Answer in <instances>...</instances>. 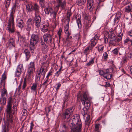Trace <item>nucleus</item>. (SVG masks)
<instances>
[{"label":"nucleus","instance_id":"1","mask_svg":"<svg viewBox=\"0 0 132 132\" xmlns=\"http://www.w3.org/2000/svg\"><path fill=\"white\" fill-rule=\"evenodd\" d=\"M81 126L82 122L79 116H75L68 121H66L63 123L62 125V131L64 132L70 127L71 132H80Z\"/></svg>","mask_w":132,"mask_h":132},{"label":"nucleus","instance_id":"2","mask_svg":"<svg viewBox=\"0 0 132 132\" xmlns=\"http://www.w3.org/2000/svg\"><path fill=\"white\" fill-rule=\"evenodd\" d=\"M12 107V97H10L7 99V104L6 106V116L8 121L12 122L13 117L14 114V110H11Z\"/></svg>","mask_w":132,"mask_h":132},{"label":"nucleus","instance_id":"3","mask_svg":"<svg viewBox=\"0 0 132 132\" xmlns=\"http://www.w3.org/2000/svg\"><path fill=\"white\" fill-rule=\"evenodd\" d=\"M39 39L38 36L37 35L33 34L32 35L30 39V50L32 53L34 52Z\"/></svg>","mask_w":132,"mask_h":132},{"label":"nucleus","instance_id":"4","mask_svg":"<svg viewBox=\"0 0 132 132\" xmlns=\"http://www.w3.org/2000/svg\"><path fill=\"white\" fill-rule=\"evenodd\" d=\"M40 7L37 3H34L32 5L31 4L27 5L26 9L28 12H31L34 11L35 14H39L40 13Z\"/></svg>","mask_w":132,"mask_h":132},{"label":"nucleus","instance_id":"5","mask_svg":"<svg viewBox=\"0 0 132 132\" xmlns=\"http://www.w3.org/2000/svg\"><path fill=\"white\" fill-rule=\"evenodd\" d=\"M81 101L82 103L84 106L85 108L86 109V111L88 110L89 109L91 103L89 99L88 98L86 93H84L83 96L81 98Z\"/></svg>","mask_w":132,"mask_h":132},{"label":"nucleus","instance_id":"6","mask_svg":"<svg viewBox=\"0 0 132 132\" xmlns=\"http://www.w3.org/2000/svg\"><path fill=\"white\" fill-rule=\"evenodd\" d=\"M47 71V67L44 65H42L40 67L39 71H38L37 72L36 78L40 80L41 75L43 76V78H44Z\"/></svg>","mask_w":132,"mask_h":132},{"label":"nucleus","instance_id":"7","mask_svg":"<svg viewBox=\"0 0 132 132\" xmlns=\"http://www.w3.org/2000/svg\"><path fill=\"white\" fill-rule=\"evenodd\" d=\"M14 18H9L8 23L7 30L9 33H13L15 31V26L14 23Z\"/></svg>","mask_w":132,"mask_h":132},{"label":"nucleus","instance_id":"8","mask_svg":"<svg viewBox=\"0 0 132 132\" xmlns=\"http://www.w3.org/2000/svg\"><path fill=\"white\" fill-rule=\"evenodd\" d=\"M73 109L72 108H68L66 109L62 116L63 118L66 119L69 118L72 116Z\"/></svg>","mask_w":132,"mask_h":132},{"label":"nucleus","instance_id":"9","mask_svg":"<svg viewBox=\"0 0 132 132\" xmlns=\"http://www.w3.org/2000/svg\"><path fill=\"white\" fill-rule=\"evenodd\" d=\"M98 71L99 74L105 78L107 79H110L111 78L112 75L110 74L108 69H106L104 70H100Z\"/></svg>","mask_w":132,"mask_h":132},{"label":"nucleus","instance_id":"10","mask_svg":"<svg viewBox=\"0 0 132 132\" xmlns=\"http://www.w3.org/2000/svg\"><path fill=\"white\" fill-rule=\"evenodd\" d=\"M34 72H32L27 71L26 78H25L24 79L23 84L22 86V88L23 89H24L26 86L27 79L29 81L32 78L33 73Z\"/></svg>","mask_w":132,"mask_h":132},{"label":"nucleus","instance_id":"11","mask_svg":"<svg viewBox=\"0 0 132 132\" xmlns=\"http://www.w3.org/2000/svg\"><path fill=\"white\" fill-rule=\"evenodd\" d=\"M34 24V21L31 19H29L27 21L26 26V29L28 31H30L31 30L32 27Z\"/></svg>","mask_w":132,"mask_h":132},{"label":"nucleus","instance_id":"12","mask_svg":"<svg viewBox=\"0 0 132 132\" xmlns=\"http://www.w3.org/2000/svg\"><path fill=\"white\" fill-rule=\"evenodd\" d=\"M38 14H35L34 21L35 25L37 27H39L40 25L41 18Z\"/></svg>","mask_w":132,"mask_h":132},{"label":"nucleus","instance_id":"13","mask_svg":"<svg viewBox=\"0 0 132 132\" xmlns=\"http://www.w3.org/2000/svg\"><path fill=\"white\" fill-rule=\"evenodd\" d=\"M18 2H15L13 4V5L10 10V13L9 16V18H14V15L15 12V10L16 7H18Z\"/></svg>","mask_w":132,"mask_h":132},{"label":"nucleus","instance_id":"14","mask_svg":"<svg viewBox=\"0 0 132 132\" xmlns=\"http://www.w3.org/2000/svg\"><path fill=\"white\" fill-rule=\"evenodd\" d=\"M43 37L45 42L47 43H50L51 42L52 39V35L49 34H46L44 35Z\"/></svg>","mask_w":132,"mask_h":132},{"label":"nucleus","instance_id":"15","mask_svg":"<svg viewBox=\"0 0 132 132\" xmlns=\"http://www.w3.org/2000/svg\"><path fill=\"white\" fill-rule=\"evenodd\" d=\"M34 62H30L28 66L27 71L34 72L35 70V64Z\"/></svg>","mask_w":132,"mask_h":132},{"label":"nucleus","instance_id":"16","mask_svg":"<svg viewBox=\"0 0 132 132\" xmlns=\"http://www.w3.org/2000/svg\"><path fill=\"white\" fill-rule=\"evenodd\" d=\"M88 10L91 12L92 11L93 8V5L94 4L93 0H86Z\"/></svg>","mask_w":132,"mask_h":132},{"label":"nucleus","instance_id":"17","mask_svg":"<svg viewBox=\"0 0 132 132\" xmlns=\"http://www.w3.org/2000/svg\"><path fill=\"white\" fill-rule=\"evenodd\" d=\"M8 47L11 49L15 47L14 40L12 38H10L8 41Z\"/></svg>","mask_w":132,"mask_h":132},{"label":"nucleus","instance_id":"18","mask_svg":"<svg viewBox=\"0 0 132 132\" xmlns=\"http://www.w3.org/2000/svg\"><path fill=\"white\" fill-rule=\"evenodd\" d=\"M13 117L12 121V122H10L8 121V119H7V122L6 125V126H4L2 127V132H8L9 131V127L10 123H12L13 121Z\"/></svg>","mask_w":132,"mask_h":132},{"label":"nucleus","instance_id":"19","mask_svg":"<svg viewBox=\"0 0 132 132\" xmlns=\"http://www.w3.org/2000/svg\"><path fill=\"white\" fill-rule=\"evenodd\" d=\"M83 117L85 119V125L88 127L91 121L90 115L87 114H86Z\"/></svg>","mask_w":132,"mask_h":132},{"label":"nucleus","instance_id":"20","mask_svg":"<svg viewBox=\"0 0 132 132\" xmlns=\"http://www.w3.org/2000/svg\"><path fill=\"white\" fill-rule=\"evenodd\" d=\"M40 80L36 78V80L35 82L32 84V86H31V90L33 91H36L37 86L38 84L40 82Z\"/></svg>","mask_w":132,"mask_h":132},{"label":"nucleus","instance_id":"21","mask_svg":"<svg viewBox=\"0 0 132 132\" xmlns=\"http://www.w3.org/2000/svg\"><path fill=\"white\" fill-rule=\"evenodd\" d=\"M49 27V23L47 22H46L41 27V30L44 32H46L48 30Z\"/></svg>","mask_w":132,"mask_h":132},{"label":"nucleus","instance_id":"22","mask_svg":"<svg viewBox=\"0 0 132 132\" xmlns=\"http://www.w3.org/2000/svg\"><path fill=\"white\" fill-rule=\"evenodd\" d=\"M121 17V13H117L114 20V24H117L119 22Z\"/></svg>","mask_w":132,"mask_h":132},{"label":"nucleus","instance_id":"23","mask_svg":"<svg viewBox=\"0 0 132 132\" xmlns=\"http://www.w3.org/2000/svg\"><path fill=\"white\" fill-rule=\"evenodd\" d=\"M16 32L18 38V41H20L22 43L24 42L25 39V37L21 35L20 32Z\"/></svg>","mask_w":132,"mask_h":132},{"label":"nucleus","instance_id":"24","mask_svg":"<svg viewBox=\"0 0 132 132\" xmlns=\"http://www.w3.org/2000/svg\"><path fill=\"white\" fill-rule=\"evenodd\" d=\"M93 47L90 46H88L87 47L85 48L84 50L83 53L84 54L86 55V57H87V55L89 54V52L90 51L92 50Z\"/></svg>","mask_w":132,"mask_h":132},{"label":"nucleus","instance_id":"25","mask_svg":"<svg viewBox=\"0 0 132 132\" xmlns=\"http://www.w3.org/2000/svg\"><path fill=\"white\" fill-rule=\"evenodd\" d=\"M53 10V9L51 7L48 6L45 7L44 11L45 14L48 15L52 13Z\"/></svg>","mask_w":132,"mask_h":132},{"label":"nucleus","instance_id":"26","mask_svg":"<svg viewBox=\"0 0 132 132\" xmlns=\"http://www.w3.org/2000/svg\"><path fill=\"white\" fill-rule=\"evenodd\" d=\"M76 19L77 20V22L79 28L81 27V17L80 15H76Z\"/></svg>","mask_w":132,"mask_h":132},{"label":"nucleus","instance_id":"27","mask_svg":"<svg viewBox=\"0 0 132 132\" xmlns=\"http://www.w3.org/2000/svg\"><path fill=\"white\" fill-rule=\"evenodd\" d=\"M92 24L91 22L88 23L87 22L85 23L84 24V29L86 30V31L87 32L88 31V29L90 27Z\"/></svg>","mask_w":132,"mask_h":132},{"label":"nucleus","instance_id":"28","mask_svg":"<svg viewBox=\"0 0 132 132\" xmlns=\"http://www.w3.org/2000/svg\"><path fill=\"white\" fill-rule=\"evenodd\" d=\"M1 97H3L5 95H7V92L6 89L5 88V87L4 86L1 91Z\"/></svg>","mask_w":132,"mask_h":132},{"label":"nucleus","instance_id":"29","mask_svg":"<svg viewBox=\"0 0 132 132\" xmlns=\"http://www.w3.org/2000/svg\"><path fill=\"white\" fill-rule=\"evenodd\" d=\"M24 53L26 55L27 60L28 61L30 57V52L29 50L27 49H26L24 50Z\"/></svg>","mask_w":132,"mask_h":132},{"label":"nucleus","instance_id":"30","mask_svg":"<svg viewBox=\"0 0 132 132\" xmlns=\"http://www.w3.org/2000/svg\"><path fill=\"white\" fill-rule=\"evenodd\" d=\"M109 38H111L112 41H114L116 38V36L115 34L113 32H111L110 35L109 36Z\"/></svg>","mask_w":132,"mask_h":132},{"label":"nucleus","instance_id":"31","mask_svg":"<svg viewBox=\"0 0 132 132\" xmlns=\"http://www.w3.org/2000/svg\"><path fill=\"white\" fill-rule=\"evenodd\" d=\"M22 22H25V21L24 20V18L23 16H19L17 18L16 20V22L17 23H19Z\"/></svg>","mask_w":132,"mask_h":132},{"label":"nucleus","instance_id":"32","mask_svg":"<svg viewBox=\"0 0 132 132\" xmlns=\"http://www.w3.org/2000/svg\"><path fill=\"white\" fill-rule=\"evenodd\" d=\"M86 0H77L76 1L77 4L79 6L84 5L86 2Z\"/></svg>","mask_w":132,"mask_h":132},{"label":"nucleus","instance_id":"33","mask_svg":"<svg viewBox=\"0 0 132 132\" xmlns=\"http://www.w3.org/2000/svg\"><path fill=\"white\" fill-rule=\"evenodd\" d=\"M97 43V41L93 38L92 39L90 42V46L93 47L96 45Z\"/></svg>","mask_w":132,"mask_h":132},{"label":"nucleus","instance_id":"34","mask_svg":"<svg viewBox=\"0 0 132 132\" xmlns=\"http://www.w3.org/2000/svg\"><path fill=\"white\" fill-rule=\"evenodd\" d=\"M95 58H92L90 59L89 62L86 64V65L89 66L92 65L94 63Z\"/></svg>","mask_w":132,"mask_h":132},{"label":"nucleus","instance_id":"35","mask_svg":"<svg viewBox=\"0 0 132 132\" xmlns=\"http://www.w3.org/2000/svg\"><path fill=\"white\" fill-rule=\"evenodd\" d=\"M128 58L126 55H124L122 58L121 62L122 64L126 63L128 61Z\"/></svg>","mask_w":132,"mask_h":132},{"label":"nucleus","instance_id":"36","mask_svg":"<svg viewBox=\"0 0 132 132\" xmlns=\"http://www.w3.org/2000/svg\"><path fill=\"white\" fill-rule=\"evenodd\" d=\"M71 14L70 12H68L67 13L66 19L65 21L66 23L67 22L69 23L70 21V17L71 15Z\"/></svg>","mask_w":132,"mask_h":132},{"label":"nucleus","instance_id":"37","mask_svg":"<svg viewBox=\"0 0 132 132\" xmlns=\"http://www.w3.org/2000/svg\"><path fill=\"white\" fill-rule=\"evenodd\" d=\"M131 5H127L125 7V12H129L131 11Z\"/></svg>","mask_w":132,"mask_h":132},{"label":"nucleus","instance_id":"38","mask_svg":"<svg viewBox=\"0 0 132 132\" xmlns=\"http://www.w3.org/2000/svg\"><path fill=\"white\" fill-rule=\"evenodd\" d=\"M25 25V22H22L19 23H17V26L21 29H22L23 28Z\"/></svg>","mask_w":132,"mask_h":132},{"label":"nucleus","instance_id":"39","mask_svg":"<svg viewBox=\"0 0 132 132\" xmlns=\"http://www.w3.org/2000/svg\"><path fill=\"white\" fill-rule=\"evenodd\" d=\"M42 44L43 45L42 49L45 52H47L48 49V46L46 44H44L43 43Z\"/></svg>","mask_w":132,"mask_h":132},{"label":"nucleus","instance_id":"40","mask_svg":"<svg viewBox=\"0 0 132 132\" xmlns=\"http://www.w3.org/2000/svg\"><path fill=\"white\" fill-rule=\"evenodd\" d=\"M16 69L19 71H20L22 72L23 70L22 64H21L18 65Z\"/></svg>","mask_w":132,"mask_h":132},{"label":"nucleus","instance_id":"41","mask_svg":"<svg viewBox=\"0 0 132 132\" xmlns=\"http://www.w3.org/2000/svg\"><path fill=\"white\" fill-rule=\"evenodd\" d=\"M85 23L87 22L88 23L91 22V21L90 20V17L89 16H86L84 18Z\"/></svg>","mask_w":132,"mask_h":132},{"label":"nucleus","instance_id":"42","mask_svg":"<svg viewBox=\"0 0 132 132\" xmlns=\"http://www.w3.org/2000/svg\"><path fill=\"white\" fill-rule=\"evenodd\" d=\"M56 12L53 10L52 12L50 13V15L52 18L54 19L56 17Z\"/></svg>","mask_w":132,"mask_h":132},{"label":"nucleus","instance_id":"43","mask_svg":"<svg viewBox=\"0 0 132 132\" xmlns=\"http://www.w3.org/2000/svg\"><path fill=\"white\" fill-rule=\"evenodd\" d=\"M65 32L67 36V39H71L72 38V37L71 36V32L70 31H66V32Z\"/></svg>","mask_w":132,"mask_h":132},{"label":"nucleus","instance_id":"44","mask_svg":"<svg viewBox=\"0 0 132 132\" xmlns=\"http://www.w3.org/2000/svg\"><path fill=\"white\" fill-rule=\"evenodd\" d=\"M66 23H67V25L64 28L65 32L69 31V23L67 22Z\"/></svg>","mask_w":132,"mask_h":132},{"label":"nucleus","instance_id":"45","mask_svg":"<svg viewBox=\"0 0 132 132\" xmlns=\"http://www.w3.org/2000/svg\"><path fill=\"white\" fill-rule=\"evenodd\" d=\"M61 85L60 82H59L56 84L55 87L56 89V92H57L58 90L59 89Z\"/></svg>","mask_w":132,"mask_h":132},{"label":"nucleus","instance_id":"46","mask_svg":"<svg viewBox=\"0 0 132 132\" xmlns=\"http://www.w3.org/2000/svg\"><path fill=\"white\" fill-rule=\"evenodd\" d=\"M65 5V3L64 2H62L60 4L57 5V7H61L62 9H64V7Z\"/></svg>","mask_w":132,"mask_h":132},{"label":"nucleus","instance_id":"47","mask_svg":"<svg viewBox=\"0 0 132 132\" xmlns=\"http://www.w3.org/2000/svg\"><path fill=\"white\" fill-rule=\"evenodd\" d=\"M101 125L100 124H96L95 126V131H97L98 130L99 127Z\"/></svg>","mask_w":132,"mask_h":132},{"label":"nucleus","instance_id":"48","mask_svg":"<svg viewBox=\"0 0 132 132\" xmlns=\"http://www.w3.org/2000/svg\"><path fill=\"white\" fill-rule=\"evenodd\" d=\"M21 72H22L20 71H19L16 69L15 73V75L17 77H20Z\"/></svg>","mask_w":132,"mask_h":132},{"label":"nucleus","instance_id":"49","mask_svg":"<svg viewBox=\"0 0 132 132\" xmlns=\"http://www.w3.org/2000/svg\"><path fill=\"white\" fill-rule=\"evenodd\" d=\"M34 124L33 122H31L30 123V128L28 131V132H32V130L33 128V127L34 126Z\"/></svg>","mask_w":132,"mask_h":132},{"label":"nucleus","instance_id":"50","mask_svg":"<svg viewBox=\"0 0 132 132\" xmlns=\"http://www.w3.org/2000/svg\"><path fill=\"white\" fill-rule=\"evenodd\" d=\"M80 38V36L78 34H76V35L74 37V39L76 40H77L78 41L79 40V39Z\"/></svg>","mask_w":132,"mask_h":132},{"label":"nucleus","instance_id":"51","mask_svg":"<svg viewBox=\"0 0 132 132\" xmlns=\"http://www.w3.org/2000/svg\"><path fill=\"white\" fill-rule=\"evenodd\" d=\"M27 111L26 109H24L22 111V115L23 116H26L27 113Z\"/></svg>","mask_w":132,"mask_h":132},{"label":"nucleus","instance_id":"52","mask_svg":"<svg viewBox=\"0 0 132 132\" xmlns=\"http://www.w3.org/2000/svg\"><path fill=\"white\" fill-rule=\"evenodd\" d=\"M2 98H1V99H2V103L3 104H5L6 102V98L5 97H1Z\"/></svg>","mask_w":132,"mask_h":132},{"label":"nucleus","instance_id":"53","mask_svg":"<svg viewBox=\"0 0 132 132\" xmlns=\"http://www.w3.org/2000/svg\"><path fill=\"white\" fill-rule=\"evenodd\" d=\"M128 57L132 60V52L129 51L128 54Z\"/></svg>","mask_w":132,"mask_h":132},{"label":"nucleus","instance_id":"54","mask_svg":"<svg viewBox=\"0 0 132 132\" xmlns=\"http://www.w3.org/2000/svg\"><path fill=\"white\" fill-rule=\"evenodd\" d=\"M81 114L83 117L85 116L86 114H87L86 113V112L85 111L84 109H83L81 111Z\"/></svg>","mask_w":132,"mask_h":132},{"label":"nucleus","instance_id":"55","mask_svg":"<svg viewBox=\"0 0 132 132\" xmlns=\"http://www.w3.org/2000/svg\"><path fill=\"white\" fill-rule=\"evenodd\" d=\"M103 56L104 59L106 60V59L108 57V54L106 52H105L103 54Z\"/></svg>","mask_w":132,"mask_h":132},{"label":"nucleus","instance_id":"56","mask_svg":"<svg viewBox=\"0 0 132 132\" xmlns=\"http://www.w3.org/2000/svg\"><path fill=\"white\" fill-rule=\"evenodd\" d=\"M42 85L43 86L44 88V89H45L47 87L48 84L47 83L44 81L42 84Z\"/></svg>","mask_w":132,"mask_h":132},{"label":"nucleus","instance_id":"57","mask_svg":"<svg viewBox=\"0 0 132 132\" xmlns=\"http://www.w3.org/2000/svg\"><path fill=\"white\" fill-rule=\"evenodd\" d=\"M112 52L114 54H118V50L117 48H115L112 51Z\"/></svg>","mask_w":132,"mask_h":132},{"label":"nucleus","instance_id":"58","mask_svg":"<svg viewBox=\"0 0 132 132\" xmlns=\"http://www.w3.org/2000/svg\"><path fill=\"white\" fill-rule=\"evenodd\" d=\"M130 39L128 37H127L126 39L124 41V43L125 44H127L128 43H129L130 40Z\"/></svg>","mask_w":132,"mask_h":132},{"label":"nucleus","instance_id":"59","mask_svg":"<svg viewBox=\"0 0 132 132\" xmlns=\"http://www.w3.org/2000/svg\"><path fill=\"white\" fill-rule=\"evenodd\" d=\"M93 39L97 41L99 39V37H98V35L97 34H96Z\"/></svg>","mask_w":132,"mask_h":132},{"label":"nucleus","instance_id":"60","mask_svg":"<svg viewBox=\"0 0 132 132\" xmlns=\"http://www.w3.org/2000/svg\"><path fill=\"white\" fill-rule=\"evenodd\" d=\"M6 78V75L5 74V72H4L2 75V79L5 80Z\"/></svg>","mask_w":132,"mask_h":132},{"label":"nucleus","instance_id":"61","mask_svg":"<svg viewBox=\"0 0 132 132\" xmlns=\"http://www.w3.org/2000/svg\"><path fill=\"white\" fill-rule=\"evenodd\" d=\"M10 3L9 1H7L5 4V7L6 8L9 7L10 4Z\"/></svg>","mask_w":132,"mask_h":132},{"label":"nucleus","instance_id":"62","mask_svg":"<svg viewBox=\"0 0 132 132\" xmlns=\"http://www.w3.org/2000/svg\"><path fill=\"white\" fill-rule=\"evenodd\" d=\"M100 46L98 47V51L100 52H102L103 51L104 49V47L102 46L100 48Z\"/></svg>","mask_w":132,"mask_h":132},{"label":"nucleus","instance_id":"63","mask_svg":"<svg viewBox=\"0 0 132 132\" xmlns=\"http://www.w3.org/2000/svg\"><path fill=\"white\" fill-rule=\"evenodd\" d=\"M61 73V72L59 71H57L55 74V76H56L57 77H58L59 75Z\"/></svg>","mask_w":132,"mask_h":132},{"label":"nucleus","instance_id":"64","mask_svg":"<svg viewBox=\"0 0 132 132\" xmlns=\"http://www.w3.org/2000/svg\"><path fill=\"white\" fill-rule=\"evenodd\" d=\"M62 31V29L61 28H60L59 30V31L57 32V34L59 35V36H60L61 35V34Z\"/></svg>","mask_w":132,"mask_h":132}]
</instances>
